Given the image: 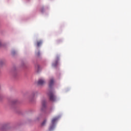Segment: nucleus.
I'll use <instances>...</instances> for the list:
<instances>
[{"mask_svg":"<svg viewBox=\"0 0 131 131\" xmlns=\"http://www.w3.org/2000/svg\"><path fill=\"white\" fill-rule=\"evenodd\" d=\"M53 84H54V79H51L49 82V87L52 88Z\"/></svg>","mask_w":131,"mask_h":131,"instance_id":"obj_6","label":"nucleus"},{"mask_svg":"<svg viewBox=\"0 0 131 131\" xmlns=\"http://www.w3.org/2000/svg\"><path fill=\"white\" fill-rule=\"evenodd\" d=\"M36 56H40V52L39 51H38L37 53H36Z\"/></svg>","mask_w":131,"mask_h":131,"instance_id":"obj_8","label":"nucleus"},{"mask_svg":"<svg viewBox=\"0 0 131 131\" xmlns=\"http://www.w3.org/2000/svg\"><path fill=\"white\" fill-rule=\"evenodd\" d=\"M47 123V120H45L42 123V125H45Z\"/></svg>","mask_w":131,"mask_h":131,"instance_id":"obj_7","label":"nucleus"},{"mask_svg":"<svg viewBox=\"0 0 131 131\" xmlns=\"http://www.w3.org/2000/svg\"><path fill=\"white\" fill-rule=\"evenodd\" d=\"M58 120V117L53 118L51 120V125L49 127V130H53V128H55V123L57 122Z\"/></svg>","mask_w":131,"mask_h":131,"instance_id":"obj_1","label":"nucleus"},{"mask_svg":"<svg viewBox=\"0 0 131 131\" xmlns=\"http://www.w3.org/2000/svg\"><path fill=\"white\" fill-rule=\"evenodd\" d=\"M36 45L37 47H39L41 45H42V41L38 40L36 42Z\"/></svg>","mask_w":131,"mask_h":131,"instance_id":"obj_5","label":"nucleus"},{"mask_svg":"<svg viewBox=\"0 0 131 131\" xmlns=\"http://www.w3.org/2000/svg\"><path fill=\"white\" fill-rule=\"evenodd\" d=\"M12 55H15V54H16V51H12Z\"/></svg>","mask_w":131,"mask_h":131,"instance_id":"obj_10","label":"nucleus"},{"mask_svg":"<svg viewBox=\"0 0 131 131\" xmlns=\"http://www.w3.org/2000/svg\"><path fill=\"white\" fill-rule=\"evenodd\" d=\"M50 100L52 102H55L56 101V96L54 95L53 92L50 91L49 93Z\"/></svg>","mask_w":131,"mask_h":131,"instance_id":"obj_2","label":"nucleus"},{"mask_svg":"<svg viewBox=\"0 0 131 131\" xmlns=\"http://www.w3.org/2000/svg\"><path fill=\"white\" fill-rule=\"evenodd\" d=\"M42 111H45L46 110V101H43L42 102V107L41 108Z\"/></svg>","mask_w":131,"mask_h":131,"instance_id":"obj_4","label":"nucleus"},{"mask_svg":"<svg viewBox=\"0 0 131 131\" xmlns=\"http://www.w3.org/2000/svg\"><path fill=\"white\" fill-rule=\"evenodd\" d=\"M58 64V62H55V64H53V66L54 67H56V65Z\"/></svg>","mask_w":131,"mask_h":131,"instance_id":"obj_9","label":"nucleus"},{"mask_svg":"<svg viewBox=\"0 0 131 131\" xmlns=\"http://www.w3.org/2000/svg\"><path fill=\"white\" fill-rule=\"evenodd\" d=\"M4 47V45H3L2 44V42H0V48H2V47Z\"/></svg>","mask_w":131,"mask_h":131,"instance_id":"obj_11","label":"nucleus"},{"mask_svg":"<svg viewBox=\"0 0 131 131\" xmlns=\"http://www.w3.org/2000/svg\"><path fill=\"white\" fill-rule=\"evenodd\" d=\"M37 83L38 85H42L45 83V80L40 79L38 81Z\"/></svg>","mask_w":131,"mask_h":131,"instance_id":"obj_3","label":"nucleus"}]
</instances>
